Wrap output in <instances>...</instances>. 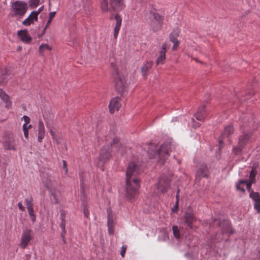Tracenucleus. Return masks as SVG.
<instances>
[{
  "label": "nucleus",
  "mask_w": 260,
  "mask_h": 260,
  "mask_svg": "<svg viewBox=\"0 0 260 260\" xmlns=\"http://www.w3.org/2000/svg\"><path fill=\"white\" fill-rule=\"evenodd\" d=\"M140 167L134 164H129L126 172V197L128 200L133 199L137 193L140 180L137 178L140 173Z\"/></svg>",
  "instance_id": "obj_1"
},
{
  "label": "nucleus",
  "mask_w": 260,
  "mask_h": 260,
  "mask_svg": "<svg viewBox=\"0 0 260 260\" xmlns=\"http://www.w3.org/2000/svg\"><path fill=\"white\" fill-rule=\"evenodd\" d=\"M110 147L107 146H104L101 150L99 156L98 157V160L96 161V165L102 168L103 170V166L105 163L108 161L111 157L110 152L109 150L110 149L111 152L112 151H117L120 146L121 144L119 142V139L117 138H114L112 140V142H110Z\"/></svg>",
  "instance_id": "obj_2"
},
{
  "label": "nucleus",
  "mask_w": 260,
  "mask_h": 260,
  "mask_svg": "<svg viewBox=\"0 0 260 260\" xmlns=\"http://www.w3.org/2000/svg\"><path fill=\"white\" fill-rule=\"evenodd\" d=\"M44 183L49 190L51 202L55 204H57L60 195L59 191L57 189L59 184L55 181L54 177L50 175H48L45 178Z\"/></svg>",
  "instance_id": "obj_3"
},
{
  "label": "nucleus",
  "mask_w": 260,
  "mask_h": 260,
  "mask_svg": "<svg viewBox=\"0 0 260 260\" xmlns=\"http://www.w3.org/2000/svg\"><path fill=\"white\" fill-rule=\"evenodd\" d=\"M113 75L114 83L116 90L121 96H124L126 92V85L125 81L123 76L119 74L118 70H114Z\"/></svg>",
  "instance_id": "obj_4"
},
{
  "label": "nucleus",
  "mask_w": 260,
  "mask_h": 260,
  "mask_svg": "<svg viewBox=\"0 0 260 260\" xmlns=\"http://www.w3.org/2000/svg\"><path fill=\"white\" fill-rule=\"evenodd\" d=\"M27 10V4L20 1H16L12 4L10 15L12 17H22Z\"/></svg>",
  "instance_id": "obj_5"
},
{
  "label": "nucleus",
  "mask_w": 260,
  "mask_h": 260,
  "mask_svg": "<svg viewBox=\"0 0 260 260\" xmlns=\"http://www.w3.org/2000/svg\"><path fill=\"white\" fill-rule=\"evenodd\" d=\"M3 145L6 150L16 151L17 140L11 132H6L3 137Z\"/></svg>",
  "instance_id": "obj_6"
},
{
  "label": "nucleus",
  "mask_w": 260,
  "mask_h": 260,
  "mask_svg": "<svg viewBox=\"0 0 260 260\" xmlns=\"http://www.w3.org/2000/svg\"><path fill=\"white\" fill-rule=\"evenodd\" d=\"M173 148L174 146L170 142L165 143L162 144L157 153L159 158L164 162L165 160L168 159L170 155L169 152L172 151Z\"/></svg>",
  "instance_id": "obj_7"
},
{
  "label": "nucleus",
  "mask_w": 260,
  "mask_h": 260,
  "mask_svg": "<svg viewBox=\"0 0 260 260\" xmlns=\"http://www.w3.org/2000/svg\"><path fill=\"white\" fill-rule=\"evenodd\" d=\"M32 238V230L29 229L23 230L21 236V242L19 244L20 247L23 249L26 248Z\"/></svg>",
  "instance_id": "obj_8"
},
{
  "label": "nucleus",
  "mask_w": 260,
  "mask_h": 260,
  "mask_svg": "<svg viewBox=\"0 0 260 260\" xmlns=\"http://www.w3.org/2000/svg\"><path fill=\"white\" fill-rule=\"evenodd\" d=\"M183 219L185 223L188 225L190 229H192V224L196 221V218L193 211L190 209H188L186 210Z\"/></svg>",
  "instance_id": "obj_9"
},
{
  "label": "nucleus",
  "mask_w": 260,
  "mask_h": 260,
  "mask_svg": "<svg viewBox=\"0 0 260 260\" xmlns=\"http://www.w3.org/2000/svg\"><path fill=\"white\" fill-rule=\"evenodd\" d=\"M170 180L165 176L160 177L158 183L157 184V187L162 193H165L167 191L168 189L170 186Z\"/></svg>",
  "instance_id": "obj_10"
},
{
  "label": "nucleus",
  "mask_w": 260,
  "mask_h": 260,
  "mask_svg": "<svg viewBox=\"0 0 260 260\" xmlns=\"http://www.w3.org/2000/svg\"><path fill=\"white\" fill-rule=\"evenodd\" d=\"M110 7L109 11L118 12L122 10L124 6L123 0H109Z\"/></svg>",
  "instance_id": "obj_11"
},
{
  "label": "nucleus",
  "mask_w": 260,
  "mask_h": 260,
  "mask_svg": "<svg viewBox=\"0 0 260 260\" xmlns=\"http://www.w3.org/2000/svg\"><path fill=\"white\" fill-rule=\"evenodd\" d=\"M163 18L158 14H154L153 15V24H152V28L154 31L160 30L162 27Z\"/></svg>",
  "instance_id": "obj_12"
},
{
  "label": "nucleus",
  "mask_w": 260,
  "mask_h": 260,
  "mask_svg": "<svg viewBox=\"0 0 260 260\" xmlns=\"http://www.w3.org/2000/svg\"><path fill=\"white\" fill-rule=\"evenodd\" d=\"M108 213V222L107 225L108 227V232L110 235H112L114 233V220L115 217L110 209L107 210Z\"/></svg>",
  "instance_id": "obj_13"
},
{
  "label": "nucleus",
  "mask_w": 260,
  "mask_h": 260,
  "mask_svg": "<svg viewBox=\"0 0 260 260\" xmlns=\"http://www.w3.org/2000/svg\"><path fill=\"white\" fill-rule=\"evenodd\" d=\"M120 101V99L118 97L114 98L111 100L109 105V111L111 113H114L119 110L121 106Z\"/></svg>",
  "instance_id": "obj_14"
},
{
  "label": "nucleus",
  "mask_w": 260,
  "mask_h": 260,
  "mask_svg": "<svg viewBox=\"0 0 260 260\" xmlns=\"http://www.w3.org/2000/svg\"><path fill=\"white\" fill-rule=\"evenodd\" d=\"M234 133V128L232 125H228L224 128L223 132L222 133L221 137L219 139V149L223 147L222 143L223 140L222 138L228 137L230 135L233 134Z\"/></svg>",
  "instance_id": "obj_15"
},
{
  "label": "nucleus",
  "mask_w": 260,
  "mask_h": 260,
  "mask_svg": "<svg viewBox=\"0 0 260 260\" xmlns=\"http://www.w3.org/2000/svg\"><path fill=\"white\" fill-rule=\"evenodd\" d=\"M167 48V45L164 43L162 45L161 50L159 51V56L156 61V64L158 66L159 64H162L165 63L166 60V52Z\"/></svg>",
  "instance_id": "obj_16"
},
{
  "label": "nucleus",
  "mask_w": 260,
  "mask_h": 260,
  "mask_svg": "<svg viewBox=\"0 0 260 260\" xmlns=\"http://www.w3.org/2000/svg\"><path fill=\"white\" fill-rule=\"evenodd\" d=\"M39 13L40 11L39 12H32L29 16L23 21L22 24L25 26H29L31 24H34L35 21L38 20V16Z\"/></svg>",
  "instance_id": "obj_17"
},
{
  "label": "nucleus",
  "mask_w": 260,
  "mask_h": 260,
  "mask_svg": "<svg viewBox=\"0 0 260 260\" xmlns=\"http://www.w3.org/2000/svg\"><path fill=\"white\" fill-rule=\"evenodd\" d=\"M17 35L24 43H29L32 41V38L29 36L26 29L19 30Z\"/></svg>",
  "instance_id": "obj_18"
},
{
  "label": "nucleus",
  "mask_w": 260,
  "mask_h": 260,
  "mask_svg": "<svg viewBox=\"0 0 260 260\" xmlns=\"http://www.w3.org/2000/svg\"><path fill=\"white\" fill-rule=\"evenodd\" d=\"M219 225L221 228L223 234H231L234 233L231 226V224L228 220H223L222 222L219 223Z\"/></svg>",
  "instance_id": "obj_19"
},
{
  "label": "nucleus",
  "mask_w": 260,
  "mask_h": 260,
  "mask_svg": "<svg viewBox=\"0 0 260 260\" xmlns=\"http://www.w3.org/2000/svg\"><path fill=\"white\" fill-rule=\"evenodd\" d=\"M196 174L199 177H207L209 175V170L207 166L205 164L199 165Z\"/></svg>",
  "instance_id": "obj_20"
},
{
  "label": "nucleus",
  "mask_w": 260,
  "mask_h": 260,
  "mask_svg": "<svg viewBox=\"0 0 260 260\" xmlns=\"http://www.w3.org/2000/svg\"><path fill=\"white\" fill-rule=\"evenodd\" d=\"M206 110L205 105L200 106L194 114L196 119L199 121H203L205 116Z\"/></svg>",
  "instance_id": "obj_21"
},
{
  "label": "nucleus",
  "mask_w": 260,
  "mask_h": 260,
  "mask_svg": "<svg viewBox=\"0 0 260 260\" xmlns=\"http://www.w3.org/2000/svg\"><path fill=\"white\" fill-rule=\"evenodd\" d=\"M38 140L41 143L45 137V127L42 121L39 120L38 123Z\"/></svg>",
  "instance_id": "obj_22"
},
{
  "label": "nucleus",
  "mask_w": 260,
  "mask_h": 260,
  "mask_svg": "<svg viewBox=\"0 0 260 260\" xmlns=\"http://www.w3.org/2000/svg\"><path fill=\"white\" fill-rule=\"evenodd\" d=\"M251 135L250 133H244L240 135L238 139V143L241 145L245 147L248 142L249 139L251 137Z\"/></svg>",
  "instance_id": "obj_23"
},
{
  "label": "nucleus",
  "mask_w": 260,
  "mask_h": 260,
  "mask_svg": "<svg viewBox=\"0 0 260 260\" xmlns=\"http://www.w3.org/2000/svg\"><path fill=\"white\" fill-rule=\"evenodd\" d=\"M115 19L116 20V24L114 29V38L116 39L121 25L122 19L118 14H116Z\"/></svg>",
  "instance_id": "obj_24"
},
{
  "label": "nucleus",
  "mask_w": 260,
  "mask_h": 260,
  "mask_svg": "<svg viewBox=\"0 0 260 260\" xmlns=\"http://www.w3.org/2000/svg\"><path fill=\"white\" fill-rule=\"evenodd\" d=\"M25 201L26 202V205L27 206V209L28 212V213L29 215L32 217L31 219L32 221L35 220V216L34 213V210H33V205L32 203V200L30 199V200H28V199H26L25 200Z\"/></svg>",
  "instance_id": "obj_25"
},
{
  "label": "nucleus",
  "mask_w": 260,
  "mask_h": 260,
  "mask_svg": "<svg viewBox=\"0 0 260 260\" xmlns=\"http://www.w3.org/2000/svg\"><path fill=\"white\" fill-rule=\"evenodd\" d=\"M153 65L152 61H146L141 67V71L143 76L147 75L148 71L151 68Z\"/></svg>",
  "instance_id": "obj_26"
},
{
  "label": "nucleus",
  "mask_w": 260,
  "mask_h": 260,
  "mask_svg": "<svg viewBox=\"0 0 260 260\" xmlns=\"http://www.w3.org/2000/svg\"><path fill=\"white\" fill-rule=\"evenodd\" d=\"M180 34V30L178 28L174 29L170 35V41L172 43L179 41L177 39Z\"/></svg>",
  "instance_id": "obj_27"
},
{
  "label": "nucleus",
  "mask_w": 260,
  "mask_h": 260,
  "mask_svg": "<svg viewBox=\"0 0 260 260\" xmlns=\"http://www.w3.org/2000/svg\"><path fill=\"white\" fill-rule=\"evenodd\" d=\"M0 97L2 100L6 103L7 107L10 106L11 101L9 100V96L2 89H0Z\"/></svg>",
  "instance_id": "obj_28"
},
{
  "label": "nucleus",
  "mask_w": 260,
  "mask_h": 260,
  "mask_svg": "<svg viewBox=\"0 0 260 260\" xmlns=\"http://www.w3.org/2000/svg\"><path fill=\"white\" fill-rule=\"evenodd\" d=\"M250 197L255 201V203H260V193L258 192L251 191L249 195Z\"/></svg>",
  "instance_id": "obj_29"
},
{
  "label": "nucleus",
  "mask_w": 260,
  "mask_h": 260,
  "mask_svg": "<svg viewBox=\"0 0 260 260\" xmlns=\"http://www.w3.org/2000/svg\"><path fill=\"white\" fill-rule=\"evenodd\" d=\"M244 147L243 146L241 145L238 143V145L233 148V153L235 155H238L241 153Z\"/></svg>",
  "instance_id": "obj_30"
},
{
  "label": "nucleus",
  "mask_w": 260,
  "mask_h": 260,
  "mask_svg": "<svg viewBox=\"0 0 260 260\" xmlns=\"http://www.w3.org/2000/svg\"><path fill=\"white\" fill-rule=\"evenodd\" d=\"M257 174V171L255 168L252 167L249 175V180L255 182V176Z\"/></svg>",
  "instance_id": "obj_31"
},
{
  "label": "nucleus",
  "mask_w": 260,
  "mask_h": 260,
  "mask_svg": "<svg viewBox=\"0 0 260 260\" xmlns=\"http://www.w3.org/2000/svg\"><path fill=\"white\" fill-rule=\"evenodd\" d=\"M101 8L103 12L109 11L108 2V0H101Z\"/></svg>",
  "instance_id": "obj_32"
},
{
  "label": "nucleus",
  "mask_w": 260,
  "mask_h": 260,
  "mask_svg": "<svg viewBox=\"0 0 260 260\" xmlns=\"http://www.w3.org/2000/svg\"><path fill=\"white\" fill-rule=\"evenodd\" d=\"M45 49H47L48 50H51V47H50L48 45L46 44H43L41 45L39 47V53L41 56L44 55V51Z\"/></svg>",
  "instance_id": "obj_33"
},
{
  "label": "nucleus",
  "mask_w": 260,
  "mask_h": 260,
  "mask_svg": "<svg viewBox=\"0 0 260 260\" xmlns=\"http://www.w3.org/2000/svg\"><path fill=\"white\" fill-rule=\"evenodd\" d=\"M60 226L61 228V229L62 230V232L61 233V236L63 237V235H64L65 233H66V228H65L66 223H65L64 217H63L62 215H61V222L60 224Z\"/></svg>",
  "instance_id": "obj_34"
},
{
  "label": "nucleus",
  "mask_w": 260,
  "mask_h": 260,
  "mask_svg": "<svg viewBox=\"0 0 260 260\" xmlns=\"http://www.w3.org/2000/svg\"><path fill=\"white\" fill-rule=\"evenodd\" d=\"M254 182H251V181H246V180H241L239 181V184H246V187L248 191H250L251 189V185L252 183H254Z\"/></svg>",
  "instance_id": "obj_35"
},
{
  "label": "nucleus",
  "mask_w": 260,
  "mask_h": 260,
  "mask_svg": "<svg viewBox=\"0 0 260 260\" xmlns=\"http://www.w3.org/2000/svg\"><path fill=\"white\" fill-rule=\"evenodd\" d=\"M172 230L173 232V234L174 236L177 238L179 239L180 237V232L177 226H173L172 228Z\"/></svg>",
  "instance_id": "obj_36"
},
{
  "label": "nucleus",
  "mask_w": 260,
  "mask_h": 260,
  "mask_svg": "<svg viewBox=\"0 0 260 260\" xmlns=\"http://www.w3.org/2000/svg\"><path fill=\"white\" fill-rule=\"evenodd\" d=\"M56 14V12H52L49 13V19L47 21L46 23V27H48L50 24L53 18L55 17Z\"/></svg>",
  "instance_id": "obj_37"
},
{
  "label": "nucleus",
  "mask_w": 260,
  "mask_h": 260,
  "mask_svg": "<svg viewBox=\"0 0 260 260\" xmlns=\"http://www.w3.org/2000/svg\"><path fill=\"white\" fill-rule=\"evenodd\" d=\"M23 130L24 135L25 138L27 139L28 137V127H27L26 124L23 125Z\"/></svg>",
  "instance_id": "obj_38"
},
{
  "label": "nucleus",
  "mask_w": 260,
  "mask_h": 260,
  "mask_svg": "<svg viewBox=\"0 0 260 260\" xmlns=\"http://www.w3.org/2000/svg\"><path fill=\"white\" fill-rule=\"evenodd\" d=\"M127 246L126 245H122L121 247V251H120V255L122 257H124L125 255V253L126 252Z\"/></svg>",
  "instance_id": "obj_39"
},
{
  "label": "nucleus",
  "mask_w": 260,
  "mask_h": 260,
  "mask_svg": "<svg viewBox=\"0 0 260 260\" xmlns=\"http://www.w3.org/2000/svg\"><path fill=\"white\" fill-rule=\"evenodd\" d=\"M81 200L83 201H85L86 197L85 195L84 190V188L82 186H81Z\"/></svg>",
  "instance_id": "obj_40"
},
{
  "label": "nucleus",
  "mask_w": 260,
  "mask_h": 260,
  "mask_svg": "<svg viewBox=\"0 0 260 260\" xmlns=\"http://www.w3.org/2000/svg\"><path fill=\"white\" fill-rule=\"evenodd\" d=\"M22 118L24 119L25 121V123L24 124H26V125L27 126V124H28L30 121L29 117H28L27 116L24 115L23 116Z\"/></svg>",
  "instance_id": "obj_41"
},
{
  "label": "nucleus",
  "mask_w": 260,
  "mask_h": 260,
  "mask_svg": "<svg viewBox=\"0 0 260 260\" xmlns=\"http://www.w3.org/2000/svg\"><path fill=\"white\" fill-rule=\"evenodd\" d=\"M254 208L257 213H260V203H255L254 205Z\"/></svg>",
  "instance_id": "obj_42"
},
{
  "label": "nucleus",
  "mask_w": 260,
  "mask_h": 260,
  "mask_svg": "<svg viewBox=\"0 0 260 260\" xmlns=\"http://www.w3.org/2000/svg\"><path fill=\"white\" fill-rule=\"evenodd\" d=\"M174 45L172 47V50H176L177 48H178L179 44H180V42L179 41H177V42H174Z\"/></svg>",
  "instance_id": "obj_43"
},
{
  "label": "nucleus",
  "mask_w": 260,
  "mask_h": 260,
  "mask_svg": "<svg viewBox=\"0 0 260 260\" xmlns=\"http://www.w3.org/2000/svg\"><path fill=\"white\" fill-rule=\"evenodd\" d=\"M148 151V152L150 153V156H149V157L150 158H154L155 156V155L156 154V152L153 151V150L152 149H151V150H149Z\"/></svg>",
  "instance_id": "obj_44"
},
{
  "label": "nucleus",
  "mask_w": 260,
  "mask_h": 260,
  "mask_svg": "<svg viewBox=\"0 0 260 260\" xmlns=\"http://www.w3.org/2000/svg\"><path fill=\"white\" fill-rule=\"evenodd\" d=\"M63 168L65 170L66 172H68L67 165L66 160H63Z\"/></svg>",
  "instance_id": "obj_45"
},
{
  "label": "nucleus",
  "mask_w": 260,
  "mask_h": 260,
  "mask_svg": "<svg viewBox=\"0 0 260 260\" xmlns=\"http://www.w3.org/2000/svg\"><path fill=\"white\" fill-rule=\"evenodd\" d=\"M18 206L19 209L20 210H21V211H24V210L25 208L23 206V205H22L21 203L19 202L18 204Z\"/></svg>",
  "instance_id": "obj_46"
},
{
  "label": "nucleus",
  "mask_w": 260,
  "mask_h": 260,
  "mask_svg": "<svg viewBox=\"0 0 260 260\" xmlns=\"http://www.w3.org/2000/svg\"><path fill=\"white\" fill-rule=\"evenodd\" d=\"M178 203H176L175 205L174 206V207L172 209V211L173 212L177 211V210H178Z\"/></svg>",
  "instance_id": "obj_47"
},
{
  "label": "nucleus",
  "mask_w": 260,
  "mask_h": 260,
  "mask_svg": "<svg viewBox=\"0 0 260 260\" xmlns=\"http://www.w3.org/2000/svg\"><path fill=\"white\" fill-rule=\"evenodd\" d=\"M50 134L51 135V136L52 137V139L53 140H55L56 138H55V135L54 132L52 130L50 129Z\"/></svg>",
  "instance_id": "obj_48"
},
{
  "label": "nucleus",
  "mask_w": 260,
  "mask_h": 260,
  "mask_svg": "<svg viewBox=\"0 0 260 260\" xmlns=\"http://www.w3.org/2000/svg\"><path fill=\"white\" fill-rule=\"evenodd\" d=\"M179 189L178 190L177 194H176V203H178L179 200Z\"/></svg>",
  "instance_id": "obj_49"
},
{
  "label": "nucleus",
  "mask_w": 260,
  "mask_h": 260,
  "mask_svg": "<svg viewBox=\"0 0 260 260\" xmlns=\"http://www.w3.org/2000/svg\"><path fill=\"white\" fill-rule=\"evenodd\" d=\"M236 187H237V189L241 190L242 192H244L245 191V189L243 188L240 187V184H237V186H236Z\"/></svg>",
  "instance_id": "obj_50"
},
{
  "label": "nucleus",
  "mask_w": 260,
  "mask_h": 260,
  "mask_svg": "<svg viewBox=\"0 0 260 260\" xmlns=\"http://www.w3.org/2000/svg\"><path fill=\"white\" fill-rule=\"evenodd\" d=\"M200 124L199 123L195 122H194V123L193 124L192 126H193V127H194V128H197V127H199V126H200Z\"/></svg>",
  "instance_id": "obj_51"
},
{
  "label": "nucleus",
  "mask_w": 260,
  "mask_h": 260,
  "mask_svg": "<svg viewBox=\"0 0 260 260\" xmlns=\"http://www.w3.org/2000/svg\"><path fill=\"white\" fill-rule=\"evenodd\" d=\"M48 27H46V25L45 26V28H44L43 31H42V34H44L45 33V31H46V30L47 29Z\"/></svg>",
  "instance_id": "obj_52"
},
{
  "label": "nucleus",
  "mask_w": 260,
  "mask_h": 260,
  "mask_svg": "<svg viewBox=\"0 0 260 260\" xmlns=\"http://www.w3.org/2000/svg\"><path fill=\"white\" fill-rule=\"evenodd\" d=\"M249 93L250 94L253 95L254 94V91L249 92Z\"/></svg>",
  "instance_id": "obj_53"
},
{
  "label": "nucleus",
  "mask_w": 260,
  "mask_h": 260,
  "mask_svg": "<svg viewBox=\"0 0 260 260\" xmlns=\"http://www.w3.org/2000/svg\"><path fill=\"white\" fill-rule=\"evenodd\" d=\"M38 2H37V3H35V4H34V6H35V7H36V6L38 5Z\"/></svg>",
  "instance_id": "obj_54"
},
{
  "label": "nucleus",
  "mask_w": 260,
  "mask_h": 260,
  "mask_svg": "<svg viewBox=\"0 0 260 260\" xmlns=\"http://www.w3.org/2000/svg\"><path fill=\"white\" fill-rule=\"evenodd\" d=\"M193 59H194L196 61H197V62H200V61H198V60H197V58H193ZM201 63H202V62H201Z\"/></svg>",
  "instance_id": "obj_55"
},
{
  "label": "nucleus",
  "mask_w": 260,
  "mask_h": 260,
  "mask_svg": "<svg viewBox=\"0 0 260 260\" xmlns=\"http://www.w3.org/2000/svg\"><path fill=\"white\" fill-rule=\"evenodd\" d=\"M27 127H28V128H31V125H30H30H28V126H27Z\"/></svg>",
  "instance_id": "obj_56"
},
{
  "label": "nucleus",
  "mask_w": 260,
  "mask_h": 260,
  "mask_svg": "<svg viewBox=\"0 0 260 260\" xmlns=\"http://www.w3.org/2000/svg\"><path fill=\"white\" fill-rule=\"evenodd\" d=\"M63 237V238H64V236H63V237ZM63 242L64 243H65V242H66V241H65L64 238H63Z\"/></svg>",
  "instance_id": "obj_57"
},
{
  "label": "nucleus",
  "mask_w": 260,
  "mask_h": 260,
  "mask_svg": "<svg viewBox=\"0 0 260 260\" xmlns=\"http://www.w3.org/2000/svg\"><path fill=\"white\" fill-rule=\"evenodd\" d=\"M39 11H40V12L42 11V9H39L38 12H39Z\"/></svg>",
  "instance_id": "obj_58"
}]
</instances>
